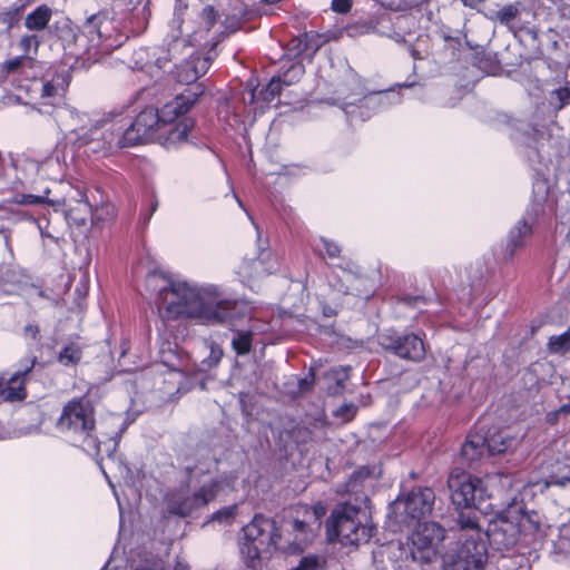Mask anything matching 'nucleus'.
I'll return each mask as SVG.
<instances>
[{
	"mask_svg": "<svg viewBox=\"0 0 570 570\" xmlns=\"http://www.w3.org/2000/svg\"><path fill=\"white\" fill-rule=\"evenodd\" d=\"M146 288L155 295L163 320L195 318L208 324L233 325L240 311L239 302L225 296L215 284L174 282L166 274L154 271L146 277Z\"/></svg>",
	"mask_w": 570,
	"mask_h": 570,
	"instance_id": "nucleus-1",
	"label": "nucleus"
},
{
	"mask_svg": "<svg viewBox=\"0 0 570 570\" xmlns=\"http://www.w3.org/2000/svg\"><path fill=\"white\" fill-rule=\"evenodd\" d=\"M203 90L188 88L160 109L144 108L127 126L125 139L132 146L144 142H157L166 149H177L189 141V132L195 121L186 114L197 101Z\"/></svg>",
	"mask_w": 570,
	"mask_h": 570,
	"instance_id": "nucleus-2",
	"label": "nucleus"
},
{
	"mask_svg": "<svg viewBox=\"0 0 570 570\" xmlns=\"http://www.w3.org/2000/svg\"><path fill=\"white\" fill-rule=\"evenodd\" d=\"M58 426L62 431L71 432L81 441V448L89 454L99 459L102 473L108 478L106 468L116 463L114 452L118 445L119 436H111L100 441L91 434L95 428L94 409L88 402L70 401L61 413Z\"/></svg>",
	"mask_w": 570,
	"mask_h": 570,
	"instance_id": "nucleus-3",
	"label": "nucleus"
},
{
	"mask_svg": "<svg viewBox=\"0 0 570 570\" xmlns=\"http://www.w3.org/2000/svg\"><path fill=\"white\" fill-rule=\"evenodd\" d=\"M533 528L530 520L523 514L508 511L498 514L491 520L487 531L483 533L495 551L504 553L517 548V552L523 556L527 549H535L537 544L542 540L539 529H535L533 534L527 532Z\"/></svg>",
	"mask_w": 570,
	"mask_h": 570,
	"instance_id": "nucleus-4",
	"label": "nucleus"
},
{
	"mask_svg": "<svg viewBox=\"0 0 570 570\" xmlns=\"http://www.w3.org/2000/svg\"><path fill=\"white\" fill-rule=\"evenodd\" d=\"M456 523L460 534L459 546L452 561L444 570H484L488 561V549L484 533L475 511H461Z\"/></svg>",
	"mask_w": 570,
	"mask_h": 570,
	"instance_id": "nucleus-5",
	"label": "nucleus"
},
{
	"mask_svg": "<svg viewBox=\"0 0 570 570\" xmlns=\"http://www.w3.org/2000/svg\"><path fill=\"white\" fill-rule=\"evenodd\" d=\"M236 482L237 475L234 472H228L204 481L194 492L185 487L175 489L165 497V511L171 515L185 518L208 504L220 493L235 491Z\"/></svg>",
	"mask_w": 570,
	"mask_h": 570,
	"instance_id": "nucleus-6",
	"label": "nucleus"
},
{
	"mask_svg": "<svg viewBox=\"0 0 570 570\" xmlns=\"http://www.w3.org/2000/svg\"><path fill=\"white\" fill-rule=\"evenodd\" d=\"M373 530L367 512L350 503L337 505L327 521L328 540L344 546L366 543Z\"/></svg>",
	"mask_w": 570,
	"mask_h": 570,
	"instance_id": "nucleus-7",
	"label": "nucleus"
},
{
	"mask_svg": "<svg viewBox=\"0 0 570 570\" xmlns=\"http://www.w3.org/2000/svg\"><path fill=\"white\" fill-rule=\"evenodd\" d=\"M549 188L546 181L538 180L533 184L531 205L525 215L519 219L509 230L502 255L505 261L512 259L527 246L528 239L533 233V226L538 217L546 214Z\"/></svg>",
	"mask_w": 570,
	"mask_h": 570,
	"instance_id": "nucleus-8",
	"label": "nucleus"
},
{
	"mask_svg": "<svg viewBox=\"0 0 570 570\" xmlns=\"http://www.w3.org/2000/svg\"><path fill=\"white\" fill-rule=\"evenodd\" d=\"M244 541L240 551L249 567L256 568L262 554L269 552L272 547L281 548L282 535L275 521L263 515H255L243 528Z\"/></svg>",
	"mask_w": 570,
	"mask_h": 570,
	"instance_id": "nucleus-9",
	"label": "nucleus"
},
{
	"mask_svg": "<svg viewBox=\"0 0 570 570\" xmlns=\"http://www.w3.org/2000/svg\"><path fill=\"white\" fill-rule=\"evenodd\" d=\"M451 501L458 509L479 508L488 497L481 479L459 469L453 470L448 479Z\"/></svg>",
	"mask_w": 570,
	"mask_h": 570,
	"instance_id": "nucleus-10",
	"label": "nucleus"
},
{
	"mask_svg": "<svg viewBox=\"0 0 570 570\" xmlns=\"http://www.w3.org/2000/svg\"><path fill=\"white\" fill-rule=\"evenodd\" d=\"M445 530L435 522L417 521L411 534V557L414 561L426 563L433 561L440 553Z\"/></svg>",
	"mask_w": 570,
	"mask_h": 570,
	"instance_id": "nucleus-11",
	"label": "nucleus"
},
{
	"mask_svg": "<svg viewBox=\"0 0 570 570\" xmlns=\"http://www.w3.org/2000/svg\"><path fill=\"white\" fill-rule=\"evenodd\" d=\"M82 32L89 41L88 50H95V53L108 55L121 45V40L114 37L112 21L105 14L89 17L82 27Z\"/></svg>",
	"mask_w": 570,
	"mask_h": 570,
	"instance_id": "nucleus-12",
	"label": "nucleus"
},
{
	"mask_svg": "<svg viewBox=\"0 0 570 570\" xmlns=\"http://www.w3.org/2000/svg\"><path fill=\"white\" fill-rule=\"evenodd\" d=\"M66 87L67 82L61 76L33 80L30 91L38 110L41 114H51V109L61 102Z\"/></svg>",
	"mask_w": 570,
	"mask_h": 570,
	"instance_id": "nucleus-13",
	"label": "nucleus"
},
{
	"mask_svg": "<svg viewBox=\"0 0 570 570\" xmlns=\"http://www.w3.org/2000/svg\"><path fill=\"white\" fill-rule=\"evenodd\" d=\"M126 124L121 120H101L91 124V132L101 135V141L94 147V154L111 153L119 148L131 147L126 137Z\"/></svg>",
	"mask_w": 570,
	"mask_h": 570,
	"instance_id": "nucleus-14",
	"label": "nucleus"
},
{
	"mask_svg": "<svg viewBox=\"0 0 570 570\" xmlns=\"http://www.w3.org/2000/svg\"><path fill=\"white\" fill-rule=\"evenodd\" d=\"M435 495L430 488H417L412 490L404 499L394 502L395 511H403V522L421 521L429 515L433 509Z\"/></svg>",
	"mask_w": 570,
	"mask_h": 570,
	"instance_id": "nucleus-15",
	"label": "nucleus"
},
{
	"mask_svg": "<svg viewBox=\"0 0 570 570\" xmlns=\"http://www.w3.org/2000/svg\"><path fill=\"white\" fill-rule=\"evenodd\" d=\"M165 561L159 554L138 548L127 558L112 556L102 570H164Z\"/></svg>",
	"mask_w": 570,
	"mask_h": 570,
	"instance_id": "nucleus-16",
	"label": "nucleus"
},
{
	"mask_svg": "<svg viewBox=\"0 0 570 570\" xmlns=\"http://www.w3.org/2000/svg\"><path fill=\"white\" fill-rule=\"evenodd\" d=\"M380 344L386 351H391L399 357L420 362L425 357L426 351L421 337L414 334L404 336L396 334H383Z\"/></svg>",
	"mask_w": 570,
	"mask_h": 570,
	"instance_id": "nucleus-17",
	"label": "nucleus"
},
{
	"mask_svg": "<svg viewBox=\"0 0 570 570\" xmlns=\"http://www.w3.org/2000/svg\"><path fill=\"white\" fill-rule=\"evenodd\" d=\"M217 18V14L213 7H206L203 9L202 12V20L205 26V31H209V29L213 27ZM204 30H199L193 33L187 32L186 30H179V36L173 33L171 35V42H169V56L158 57L156 59V65L164 69L166 63L175 56V53L181 48V47H193L196 45H200V39L203 38Z\"/></svg>",
	"mask_w": 570,
	"mask_h": 570,
	"instance_id": "nucleus-18",
	"label": "nucleus"
},
{
	"mask_svg": "<svg viewBox=\"0 0 570 570\" xmlns=\"http://www.w3.org/2000/svg\"><path fill=\"white\" fill-rule=\"evenodd\" d=\"M62 117L67 120L66 126L76 136V142L79 147H87L89 153L94 154V147L101 141V135L91 132V124H95L86 114H81L75 108H65Z\"/></svg>",
	"mask_w": 570,
	"mask_h": 570,
	"instance_id": "nucleus-19",
	"label": "nucleus"
},
{
	"mask_svg": "<svg viewBox=\"0 0 570 570\" xmlns=\"http://www.w3.org/2000/svg\"><path fill=\"white\" fill-rule=\"evenodd\" d=\"M37 363L36 357L23 360L21 368L12 374L8 380L0 377V397L3 400H22L26 397V376L32 371Z\"/></svg>",
	"mask_w": 570,
	"mask_h": 570,
	"instance_id": "nucleus-20",
	"label": "nucleus"
},
{
	"mask_svg": "<svg viewBox=\"0 0 570 570\" xmlns=\"http://www.w3.org/2000/svg\"><path fill=\"white\" fill-rule=\"evenodd\" d=\"M269 257L271 254L263 250L257 258H244L237 271L242 282L253 287L255 279L273 273L275 271V262H269Z\"/></svg>",
	"mask_w": 570,
	"mask_h": 570,
	"instance_id": "nucleus-21",
	"label": "nucleus"
},
{
	"mask_svg": "<svg viewBox=\"0 0 570 570\" xmlns=\"http://www.w3.org/2000/svg\"><path fill=\"white\" fill-rule=\"evenodd\" d=\"M318 530L316 524H311V521L304 517L303 520L294 519L291 522L289 537L284 542H281V548L288 549L289 551H302L308 543H311L317 535Z\"/></svg>",
	"mask_w": 570,
	"mask_h": 570,
	"instance_id": "nucleus-22",
	"label": "nucleus"
},
{
	"mask_svg": "<svg viewBox=\"0 0 570 570\" xmlns=\"http://www.w3.org/2000/svg\"><path fill=\"white\" fill-rule=\"evenodd\" d=\"M209 66L208 57L190 52L187 59L175 66V77L181 83H191L205 75Z\"/></svg>",
	"mask_w": 570,
	"mask_h": 570,
	"instance_id": "nucleus-23",
	"label": "nucleus"
},
{
	"mask_svg": "<svg viewBox=\"0 0 570 570\" xmlns=\"http://www.w3.org/2000/svg\"><path fill=\"white\" fill-rule=\"evenodd\" d=\"M338 281L333 284V286L341 293L351 294L354 296H360L363 298H367L370 296L368 292H363L361 286L365 283V279L352 274L348 271L342 269L341 274L337 276Z\"/></svg>",
	"mask_w": 570,
	"mask_h": 570,
	"instance_id": "nucleus-24",
	"label": "nucleus"
},
{
	"mask_svg": "<svg viewBox=\"0 0 570 570\" xmlns=\"http://www.w3.org/2000/svg\"><path fill=\"white\" fill-rule=\"evenodd\" d=\"M487 450L485 438L481 434H469L462 445L461 455L470 464L479 462Z\"/></svg>",
	"mask_w": 570,
	"mask_h": 570,
	"instance_id": "nucleus-25",
	"label": "nucleus"
},
{
	"mask_svg": "<svg viewBox=\"0 0 570 570\" xmlns=\"http://www.w3.org/2000/svg\"><path fill=\"white\" fill-rule=\"evenodd\" d=\"M485 442L488 453L491 455H495L515 449L520 443V439L512 436L507 432L500 431L493 433L489 438H485Z\"/></svg>",
	"mask_w": 570,
	"mask_h": 570,
	"instance_id": "nucleus-26",
	"label": "nucleus"
},
{
	"mask_svg": "<svg viewBox=\"0 0 570 570\" xmlns=\"http://www.w3.org/2000/svg\"><path fill=\"white\" fill-rule=\"evenodd\" d=\"M80 338L76 337L66 343L57 355V361L66 367H72L80 363L83 346Z\"/></svg>",
	"mask_w": 570,
	"mask_h": 570,
	"instance_id": "nucleus-27",
	"label": "nucleus"
},
{
	"mask_svg": "<svg viewBox=\"0 0 570 570\" xmlns=\"http://www.w3.org/2000/svg\"><path fill=\"white\" fill-rule=\"evenodd\" d=\"M52 10L47 4L38 6L33 11L29 12L24 18V27L30 31L45 30L51 20Z\"/></svg>",
	"mask_w": 570,
	"mask_h": 570,
	"instance_id": "nucleus-28",
	"label": "nucleus"
},
{
	"mask_svg": "<svg viewBox=\"0 0 570 570\" xmlns=\"http://www.w3.org/2000/svg\"><path fill=\"white\" fill-rule=\"evenodd\" d=\"M312 247L314 252L323 258H338L342 252L341 246L337 243L326 237H318L314 239Z\"/></svg>",
	"mask_w": 570,
	"mask_h": 570,
	"instance_id": "nucleus-29",
	"label": "nucleus"
},
{
	"mask_svg": "<svg viewBox=\"0 0 570 570\" xmlns=\"http://www.w3.org/2000/svg\"><path fill=\"white\" fill-rule=\"evenodd\" d=\"M400 95L393 90L373 92L363 98L364 106H387L400 102Z\"/></svg>",
	"mask_w": 570,
	"mask_h": 570,
	"instance_id": "nucleus-30",
	"label": "nucleus"
},
{
	"mask_svg": "<svg viewBox=\"0 0 570 570\" xmlns=\"http://www.w3.org/2000/svg\"><path fill=\"white\" fill-rule=\"evenodd\" d=\"M548 102L556 111H559L570 105V81L566 82L564 86L550 91Z\"/></svg>",
	"mask_w": 570,
	"mask_h": 570,
	"instance_id": "nucleus-31",
	"label": "nucleus"
},
{
	"mask_svg": "<svg viewBox=\"0 0 570 570\" xmlns=\"http://www.w3.org/2000/svg\"><path fill=\"white\" fill-rule=\"evenodd\" d=\"M40 46V39L37 35H24L17 43L21 55L29 61H33Z\"/></svg>",
	"mask_w": 570,
	"mask_h": 570,
	"instance_id": "nucleus-32",
	"label": "nucleus"
},
{
	"mask_svg": "<svg viewBox=\"0 0 570 570\" xmlns=\"http://www.w3.org/2000/svg\"><path fill=\"white\" fill-rule=\"evenodd\" d=\"M548 485H556L563 490L564 499L567 500L568 509L570 510V466H566L564 473L553 472L550 475Z\"/></svg>",
	"mask_w": 570,
	"mask_h": 570,
	"instance_id": "nucleus-33",
	"label": "nucleus"
},
{
	"mask_svg": "<svg viewBox=\"0 0 570 570\" xmlns=\"http://www.w3.org/2000/svg\"><path fill=\"white\" fill-rule=\"evenodd\" d=\"M252 332L249 331H237L232 340L234 351L238 355L248 354L252 347Z\"/></svg>",
	"mask_w": 570,
	"mask_h": 570,
	"instance_id": "nucleus-34",
	"label": "nucleus"
},
{
	"mask_svg": "<svg viewBox=\"0 0 570 570\" xmlns=\"http://www.w3.org/2000/svg\"><path fill=\"white\" fill-rule=\"evenodd\" d=\"M548 348L553 354H566L570 352V331L558 336H551L548 342Z\"/></svg>",
	"mask_w": 570,
	"mask_h": 570,
	"instance_id": "nucleus-35",
	"label": "nucleus"
},
{
	"mask_svg": "<svg viewBox=\"0 0 570 570\" xmlns=\"http://www.w3.org/2000/svg\"><path fill=\"white\" fill-rule=\"evenodd\" d=\"M238 513V504H232L228 507H224L216 511L212 518V522H217L220 525H229L234 522L236 515Z\"/></svg>",
	"mask_w": 570,
	"mask_h": 570,
	"instance_id": "nucleus-36",
	"label": "nucleus"
},
{
	"mask_svg": "<svg viewBox=\"0 0 570 570\" xmlns=\"http://www.w3.org/2000/svg\"><path fill=\"white\" fill-rule=\"evenodd\" d=\"M14 202L19 205H37V204H42V203H49L52 205L57 204V205L66 206L65 199L62 202H60V200L53 202V200H49L46 196L32 195V194H19L16 196Z\"/></svg>",
	"mask_w": 570,
	"mask_h": 570,
	"instance_id": "nucleus-37",
	"label": "nucleus"
},
{
	"mask_svg": "<svg viewBox=\"0 0 570 570\" xmlns=\"http://www.w3.org/2000/svg\"><path fill=\"white\" fill-rule=\"evenodd\" d=\"M38 171L46 177L55 178L56 174L61 171V164L58 157L50 156L46 158L38 167Z\"/></svg>",
	"mask_w": 570,
	"mask_h": 570,
	"instance_id": "nucleus-38",
	"label": "nucleus"
},
{
	"mask_svg": "<svg viewBox=\"0 0 570 570\" xmlns=\"http://www.w3.org/2000/svg\"><path fill=\"white\" fill-rule=\"evenodd\" d=\"M326 514V508L322 503H316L312 508H304V517L311 521V524H316L320 531L322 518Z\"/></svg>",
	"mask_w": 570,
	"mask_h": 570,
	"instance_id": "nucleus-39",
	"label": "nucleus"
},
{
	"mask_svg": "<svg viewBox=\"0 0 570 570\" xmlns=\"http://www.w3.org/2000/svg\"><path fill=\"white\" fill-rule=\"evenodd\" d=\"M304 73V67L301 63H293L283 76L282 81L286 86H291L298 81Z\"/></svg>",
	"mask_w": 570,
	"mask_h": 570,
	"instance_id": "nucleus-40",
	"label": "nucleus"
},
{
	"mask_svg": "<svg viewBox=\"0 0 570 570\" xmlns=\"http://www.w3.org/2000/svg\"><path fill=\"white\" fill-rule=\"evenodd\" d=\"M519 13V9L515 4H508L497 11L495 17L500 23L509 24Z\"/></svg>",
	"mask_w": 570,
	"mask_h": 570,
	"instance_id": "nucleus-41",
	"label": "nucleus"
},
{
	"mask_svg": "<svg viewBox=\"0 0 570 570\" xmlns=\"http://www.w3.org/2000/svg\"><path fill=\"white\" fill-rule=\"evenodd\" d=\"M282 85L284 83L281 76L273 77L266 88L262 91L264 99L266 101L273 100L281 92Z\"/></svg>",
	"mask_w": 570,
	"mask_h": 570,
	"instance_id": "nucleus-42",
	"label": "nucleus"
},
{
	"mask_svg": "<svg viewBox=\"0 0 570 570\" xmlns=\"http://www.w3.org/2000/svg\"><path fill=\"white\" fill-rule=\"evenodd\" d=\"M383 7H386L391 10H405L413 6H416L421 2V0H377Z\"/></svg>",
	"mask_w": 570,
	"mask_h": 570,
	"instance_id": "nucleus-43",
	"label": "nucleus"
},
{
	"mask_svg": "<svg viewBox=\"0 0 570 570\" xmlns=\"http://www.w3.org/2000/svg\"><path fill=\"white\" fill-rule=\"evenodd\" d=\"M32 62L29 61L22 55L12 59H9L4 62V69L9 72L17 71L19 68L23 66H30Z\"/></svg>",
	"mask_w": 570,
	"mask_h": 570,
	"instance_id": "nucleus-44",
	"label": "nucleus"
},
{
	"mask_svg": "<svg viewBox=\"0 0 570 570\" xmlns=\"http://www.w3.org/2000/svg\"><path fill=\"white\" fill-rule=\"evenodd\" d=\"M321 566L320 558L308 556L301 560L299 564L293 570H317Z\"/></svg>",
	"mask_w": 570,
	"mask_h": 570,
	"instance_id": "nucleus-45",
	"label": "nucleus"
},
{
	"mask_svg": "<svg viewBox=\"0 0 570 570\" xmlns=\"http://www.w3.org/2000/svg\"><path fill=\"white\" fill-rule=\"evenodd\" d=\"M352 7V0H333L332 9L338 13H346Z\"/></svg>",
	"mask_w": 570,
	"mask_h": 570,
	"instance_id": "nucleus-46",
	"label": "nucleus"
},
{
	"mask_svg": "<svg viewBox=\"0 0 570 570\" xmlns=\"http://www.w3.org/2000/svg\"><path fill=\"white\" fill-rule=\"evenodd\" d=\"M563 415V412H559V409L553 411V412H550L547 414V421L550 423V424H557V422L559 421V417Z\"/></svg>",
	"mask_w": 570,
	"mask_h": 570,
	"instance_id": "nucleus-47",
	"label": "nucleus"
},
{
	"mask_svg": "<svg viewBox=\"0 0 570 570\" xmlns=\"http://www.w3.org/2000/svg\"><path fill=\"white\" fill-rule=\"evenodd\" d=\"M38 333H39V328H38V326H36V325H31V324H29V325H27V326L24 327V334H26L27 336H30V337H31V338H33V340H36V338H37Z\"/></svg>",
	"mask_w": 570,
	"mask_h": 570,
	"instance_id": "nucleus-48",
	"label": "nucleus"
},
{
	"mask_svg": "<svg viewBox=\"0 0 570 570\" xmlns=\"http://www.w3.org/2000/svg\"><path fill=\"white\" fill-rule=\"evenodd\" d=\"M334 374H335L336 380H337V383H338L340 385H342V384H343V382H344V381L347 379V376H348V375H347V371H346V368H343V367H342V368H340V370H335V371H334Z\"/></svg>",
	"mask_w": 570,
	"mask_h": 570,
	"instance_id": "nucleus-49",
	"label": "nucleus"
},
{
	"mask_svg": "<svg viewBox=\"0 0 570 570\" xmlns=\"http://www.w3.org/2000/svg\"><path fill=\"white\" fill-rule=\"evenodd\" d=\"M560 13L562 18L570 20V4L562 6Z\"/></svg>",
	"mask_w": 570,
	"mask_h": 570,
	"instance_id": "nucleus-50",
	"label": "nucleus"
},
{
	"mask_svg": "<svg viewBox=\"0 0 570 570\" xmlns=\"http://www.w3.org/2000/svg\"><path fill=\"white\" fill-rule=\"evenodd\" d=\"M220 355H222L220 351L212 350L210 358H212L214 364L218 363V361L220 360Z\"/></svg>",
	"mask_w": 570,
	"mask_h": 570,
	"instance_id": "nucleus-51",
	"label": "nucleus"
},
{
	"mask_svg": "<svg viewBox=\"0 0 570 570\" xmlns=\"http://www.w3.org/2000/svg\"><path fill=\"white\" fill-rule=\"evenodd\" d=\"M77 193H78V195H79V197H80V198L78 199L79 205H80L81 207H83V209H85V210H87V209L89 208V205L83 200V197H85V196H83L80 191H77Z\"/></svg>",
	"mask_w": 570,
	"mask_h": 570,
	"instance_id": "nucleus-52",
	"label": "nucleus"
},
{
	"mask_svg": "<svg viewBox=\"0 0 570 570\" xmlns=\"http://www.w3.org/2000/svg\"><path fill=\"white\" fill-rule=\"evenodd\" d=\"M342 409H344L350 414V416H353L355 414V411H356V407L354 405H352V404L345 405Z\"/></svg>",
	"mask_w": 570,
	"mask_h": 570,
	"instance_id": "nucleus-53",
	"label": "nucleus"
},
{
	"mask_svg": "<svg viewBox=\"0 0 570 570\" xmlns=\"http://www.w3.org/2000/svg\"><path fill=\"white\" fill-rule=\"evenodd\" d=\"M559 412H563V415H570V403L560 406Z\"/></svg>",
	"mask_w": 570,
	"mask_h": 570,
	"instance_id": "nucleus-54",
	"label": "nucleus"
},
{
	"mask_svg": "<svg viewBox=\"0 0 570 570\" xmlns=\"http://www.w3.org/2000/svg\"><path fill=\"white\" fill-rule=\"evenodd\" d=\"M500 478L503 479L505 482L510 483V479L508 476L503 475V476H500Z\"/></svg>",
	"mask_w": 570,
	"mask_h": 570,
	"instance_id": "nucleus-55",
	"label": "nucleus"
},
{
	"mask_svg": "<svg viewBox=\"0 0 570 570\" xmlns=\"http://www.w3.org/2000/svg\"><path fill=\"white\" fill-rule=\"evenodd\" d=\"M69 210L70 209H65V213H66L67 216H69Z\"/></svg>",
	"mask_w": 570,
	"mask_h": 570,
	"instance_id": "nucleus-56",
	"label": "nucleus"
}]
</instances>
